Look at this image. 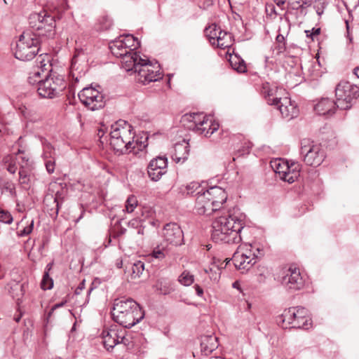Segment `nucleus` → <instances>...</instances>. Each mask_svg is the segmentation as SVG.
<instances>
[{
	"instance_id": "35",
	"label": "nucleus",
	"mask_w": 359,
	"mask_h": 359,
	"mask_svg": "<svg viewBox=\"0 0 359 359\" xmlns=\"http://www.w3.org/2000/svg\"><path fill=\"white\" fill-rule=\"evenodd\" d=\"M204 191H205L206 194L209 196V198H210V201H212L213 198L217 196H220V198L226 197V194L225 191L220 187H211L210 189Z\"/></svg>"
},
{
	"instance_id": "2",
	"label": "nucleus",
	"mask_w": 359,
	"mask_h": 359,
	"mask_svg": "<svg viewBox=\"0 0 359 359\" xmlns=\"http://www.w3.org/2000/svg\"><path fill=\"white\" fill-rule=\"evenodd\" d=\"M122 67L128 72L136 73L137 80L143 84L156 81L161 78L158 70H154L150 61L142 58L136 52L130 50L121 55Z\"/></svg>"
},
{
	"instance_id": "50",
	"label": "nucleus",
	"mask_w": 359,
	"mask_h": 359,
	"mask_svg": "<svg viewBox=\"0 0 359 359\" xmlns=\"http://www.w3.org/2000/svg\"><path fill=\"white\" fill-rule=\"evenodd\" d=\"M227 199V196L226 197H221L220 196H217V197H215L213 198V199L212 200V202H214L215 205L219 208V210L220 209L222 205L226 202Z\"/></svg>"
},
{
	"instance_id": "52",
	"label": "nucleus",
	"mask_w": 359,
	"mask_h": 359,
	"mask_svg": "<svg viewBox=\"0 0 359 359\" xmlns=\"http://www.w3.org/2000/svg\"><path fill=\"white\" fill-rule=\"evenodd\" d=\"M257 252H252L253 257L257 260V259L264 256V250L262 248H257L256 249Z\"/></svg>"
},
{
	"instance_id": "42",
	"label": "nucleus",
	"mask_w": 359,
	"mask_h": 359,
	"mask_svg": "<svg viewBox=\"0 0 359 359\" xmlns=\"http://www.w3.org/2000/svg\"><path fill=\"white\" fill-rule=\"evenodd\" d=\"M41 288L44 290H50L53 286V280L50 277L48 271H45L41 280Z\"/></svg>"
},
{
	"instance_id": "3",
	"label": "nucleus",
	"mask_w": 359,
	"mask_h": 359,
	"mask_svg": "<svg viewBox=\"0 0 359 359\" xmlns=\"http://www.w3.org/2000/svg\"><path fill=\"white\" fill-rule=\"evenodd\" d=\"M113 320L126 328H130L144 317V312L133 299H116L111 311Z\"/></svg>"
},
{
	"instance_id": "33",
	"label": "nucleus",
	"mask_w": 359,
	"mask_h": 359,
	"mask_svg": "<svg viewBox=\"0 0 359 359\" xmlns=\"http://www.w3.org/2000/svg\"><path fill=\"white\" fill-rule=\"evenodd\" d=\"M203 190L204 189L196 182H192L187 184L184 188H182V193L187 195H196L197 191H201L202 192Z\"/></svg>"
},
{
	"instance_id": "44",
	"label": "nucleus",
	"mask_w": 359,
	"mask_h": 359,
	"mask_svg": "<svg viewBox=\"0 0 359 359\" xmlns=\"http://www.w3.org/2000/svg\"><path fill=\"white\" fill-rule=\"evenodd\" d=\"M152 256L156 259H163L165 257V248L161 245H158L154 249Z\"/></svg>"
},
{
	"instance_id": "36",
	"label": "nucleus",
	"mask_w": 359,
	"mask_h": 359,
	"mask_svg": "<svg viewBox=\"0 0 359 359\" xmlns=\"http://www.w3.org/2000/svg\"><path fill=\"white\" fill-rule=\"evenodd\" d=\"M36 62L37 68L41 69L42 72H44L45 70L50 71L46 67L47 66H48V67H50L49 57L46 54H40L39 57L36 59Z\"/></svg>"
},
{
	"instance_id": "31",
	"label": "nucleus",
	"mask_w": 359,
	"mask_h": 359,
	"mask_svg": "<svg viewBox=\"0 0 359 359\" xmlns=\"http://www.w3.org/2000/svg\"><path fill=\"white\" fill-rule=\"evenodd\" d=\"M231 34L226 32H219L218 38L216 40V44L217 47L224 49L231 46Z\"/></svg>"
},
{
	"instance_id": "8",
	"label": "nucleus",
	"mask_w": 359,
	"mask_h": 359,
	"mask_svg": "<svg viewBox=\"0 0 359 359\" xmlns=\"http://www.w3.org/2000/svg\"><path fill=\"white\" fill-rule=\"evenodd\" d=\"M278 318L283 324H286L293 328L306 330L311 325V318L309 317L308 310L301 306L289 308L285 310Z\"/></svg>"
},
{
	"instance_id": "14",
	"label": "nucleus",
	"mask_w": 359,
	"mask_h": 359,
	"mask_svg": "<svg viewBox=\"0 0 359 359\" xmlns=\"http://www.w3.org/2000/svg\"><path fill=\"white\" fill-rule=\"evenodd\" d=\"M281 283L287 290L292 292L302 290L304 286L305 281L299 269L291 266L285 271Z\"/></svg>"
},
{
	"instance_id": "62",
	"label": "nucleus",
	"mask_w": 359,
	"mask_h": 359,
	"mask_svg": "<svg viewBox=\"0 0 359 359\" xmlns=\"http://www.w3.org/2000/svg\"><path fill=\"white\" fill-rule=\"evenodd\" d=\"M312 32H312L313 35H318L320 32V28H317V29L313 28L312 29Z\"/></svg>"
},
{
	"instance_id": "22",
	"label": "nucleus",
	"mask_w": 359,
	"mask_h": 359,
	"mask_svg": "<svg viewBox=\"0 0 359 359\" xmlns=\"http://www.w3.org/2000/svg\"><path fill=\"white\" fill-rule=\"evenodd\" d=\"M218 347L217 338L214 335H204L201 340L202 354L208 355Z\"/></svg>"
},
{
	"instance_id": "30",
	"label": "nucleus",
	"mask_w": 359,
	"mask_h": 359,
	"mask_svg": "<svg viewBox=\"0 0 359 359\" xmlns=\"http://www.w3.org/2000/svg\"><path fill=\"white\" fill-rule=\"evenodd\" d=\"M229 62L231 67L238 73H244L247 71V67L244 60L237 55L231 56Z\"/></svg>"
},
{
	"instance_id": "58",
	"label": "nucleus",
	"mask_w": 359,
	"mask_h": 359,
	"mask_svg": "<svg viewBox=\"0 0 359 359\" xmlns=\"http://www.w3.org/2000/svg\"><path fill=\"white\" fill-rule=\"evenodd\" d=\"M269 9L270 10V14L271 15L272 13L275 14V15H277V13H276V8L275 6L273 5V4H271V5H269L268 6V8H267V10Z\"/></svg>"
},
{
	"instance_id": "18",
	"label": "nucleus",
	"mask_w": 359,
	"mask_h": 359,
	"mask_svg": "<svg viewBox=\"0 0 359 359\" xmlns=\"http://www.w3.org/2000/svg\"><path fill=\"white\" fill-rule=\"evenodd\" d=\"M210 116H204L202 113H191L184 115L182 123L189 130H196L199 126L208 125Z\"/></svg>"
},
{
	"instance_id": "40",
	"label": "nucleus",
	"mask_w": 359,
	"mask_h": 359,
	"mask_svg": "<svg viewBox=\"0 0 359 359\" xmlns=\"http://www.w3.org/2000/svg\"><path fill=\"white\" fill-rule=\"evenodd\" d=\"M1 188L2 192H8L13 197L16 196L15 186L12 182L6 181L3 182L1 185Z\"/></svg>"
},
{
	"instance_id": "26",
	"label": "nucleus",
	"mask_w": 359,
	"mask_h": 359,
	"mask_svg": "<svg viewBox=\"0 0 359 359\" xmlns=\"http://www.w3.org/2000/svg\"><path fill=\"white\" fill-rule=\"evenodd\" d=\"M154 287L161 294H168L175 290L174 284L170 280L161 278L157 280Z\"/></svg>"
},
{
	"instance_id": "9",
	"label": "nucleus",
	"mask_w": 359,
	"mask_h": 359,
	"mask_svg": "<svg viewBox=\"0 0 359 359\" xmlns=\"http://www.w3.org/2000/svg\"><path fill=\"white\" fill-rule=\"evenodd\" d=\"M337 107L347 110L352 106V102L359 96V85L348 81H341L335 88Z\"/></svg>"
},
{
	"instance_id": "41",
	"label": "nucleus",
	"mask_w": 359,
	"mask_h": 359,
	"mask_svg": "<svg viewBox=\"0 0 359 359\" xmlns=\"http://www.w3.org/2000/svg\"><path fill=\"white\" fill-rule=\"evenodd\" d=\"M137 205V200L135 196H130L126 202V211L128 213H131L134 211L135 208Z\"/></svg>"
},
{
	"instance_id": "28",
	"label": "nucleus",
	"mask_w": 359,
	"mask_h": 359,
	"mask_svg": "<svg viewBox=\"0 0 359 359\" xmlns=\"http://www.w3.org/2000/svg\"><path fill=\"white\" fill-rule=\"evenodd\" d=\"M8 286L10 287L8 289V292L14 299H16V300L19 302L20 297H22L25 294V285L13 281L8 284Z\"/></svg>"
},
{
	"instance_id": "64",
	"label": "nucleus",
	"mask_w": 359,
	"mask_h": 359,
	"mask_svg": "<svg viewBox=\"0 0 359 359\" xmlns=\"http://www.w3.org/2000/svg\"><path fill=\"white\" fill-rule=\"evenodd\" d=\"M353 73L359 79V67H357L354 69Z\"/></svg>"
},
{
	"instance_id": "53",
	"label": "nucleus",
	"mask_w": 359,
	"mask_h": 359,
	"mask_svg": "<svg viewBox=\"0 0 359 359\" xmlns=\"http://www.w3.org/2000/svg\"><path fill=\"white\" fill-rule=\"evenodd\" d=\"M85 287V280H83L81 283H80L79 285L75 290V294H80L81 291Z\"/></svg>"
},
{
	"instance_id": "24",
	"label": "nucleus",
	"mask_w": 359,
	"mask_h": 359,
	"mask_svg": "<svg viewBox=\"0 0 359 359\" xmlns=\"http://www.w3.org/2000/svg\"><path fill=\"white\" fill-rule=\"evenodd\" d=\"M203 198V197H200L198 203L195 205V210L197 214L210 215L212 212L219 210L212 201H209L205 206H202Z\"/></svg>"
},
{
	"instance_id": "4",
	"label": "nucleus",
	"mask_w": 359,
	"mask_h": 359,
	"mask_svg": "<svg viewBox=\"0 0 359 359\" xmlns=\"http://www.w3.org/2000/svg\"><path fill=\"white\" fill-rule=\"evenodd\" d=\"M133 128L126 121L119 120L111 125L110 144L114 150L121 154L130 153L137 147L142 150L147 145L133 142Z\"/></svg>"
},
{
	"instance_id": "7",
	"label": "nucleus",
	"mask_w": 359,
	"mask_h": 359,
	"mask_svg": "<svg viewBox=\"0 0 359 359\" xmlns=\"http://www.w3.org/2000/svg\"><path fill=\"white\" fill-rule=\"evenodd\" d=\"M300 155L307 165L313 167L320 165L325 158V152L321 144L310 139L301 141Z\"/></svg>"
},
{
	"instance_id": "49",
	"label": "nucleus",
	"mask_w": 359,
	"mask_h": 359,
	"mask_svg": "<svg viewBox=\"0 0 359 359\" xmlns=\"http://www.w3.org/2000/svg\"><path fill=\"white\" fill-rule=\"evenodd\" d=\"M251 149V145L250 143H245V144L238 150L239 156H244L248 154Z\"/></svg>"
},
{
	"instance_id": "55",
	"label": "nucleus",
	"mask_w": 359,
	"mask_h": 359,
	"mask_svg": "<svg viewBox=\"0 0 359 359\" xmlns=\"http://www.w3.org/2000/svg\"><path fill=\"white\" fill-rule=\"evenodd\" d=\"M194 287H195V290H196V292L197 295L199 296V297H201L203 295V289L199 285H196L194 286Z\"/></svg>"
},
{
	"instance_id": "13",
	"label": "nucleus",
	"mask_w": 359,
	"mask_h": 359,
	"mask_svg": "<svg viewBox=\"0 0 359 359\" xmlns=\"http://www.w3.org/2000/svg\"><path fill=\"white\" fill-rule=\"evenodd\" d=\"M126 330L119 328L117 325H112L102 331V336L104 347L109 351L116 344H123L128 345L129 340L125 336Z\"/></svg>"
},
{
	"instance_id": "19",
	"label": "nucleus",
	"mask_w": 359,
	"mask_h": 359,
	"mask_svg": "<svg viewBox=\"0 0 359 359\" xmlns=\"http://www.w3.org/2000/svg\"><path fill=\"white\" fill-rule=\"evenodd\" d=\"M43 158L45 161V165L47 172L52 174L55 170V150L52 145L45 141L43 142Z\"/></svg>"
},
{
	"instance_id": "12",
	"label": "nucleus",
	"mask_w": 359,
	"mask_h": 359,
	"mask_svg": "<svg viewBox=\"0 0 359 359\" xmlns=\"http://www.w3.org/2000/svg\"><path fill=\"white\" fill-rule=\"evenodd\" d=\"M78 96L80 101L91 111L102 109L105 104L103 94L93 87L83 88Z\"/></svg>"
},
{
	"instance_id": "16",
	"label": "nucleus",
	"mask_w": 359,
	"mask_h": 359,
	"mask_svg": "<svg viewBox=\"0 0 359 359\" xmlns=\"http://www.w3.org/2000/svg\"><path fill=\"white\" fill-rule=\"evenodd\" d=\"M164 241L168 244L179 246L184 242V233L180 226L176 223L166 224L162 231Z\"/></svg>"
},
{
	"instance_id": "32",
	"label": "nucleus",
	"mask_w": 359,
	"mask_h": 359,
	"mask_svg": "<svg viewBox=\"0 0 359 359\" xmlns=\"http://www.w3.org/2000/svg\"><path fill=\"white\" fill-rule=\"evenodd\" d=\"M119 38H121V40L123 42L125 46L128 48V50H132V51H134L135 49L140 46V41L132 34L121 36Z\"/></svg>"
},
{
	"instance_id": "38",
	"label": "nucleus",
	"mask_w": 359,
	"mask_h": 359,
	"mask_svg": "<svg viewBox=\"0 0 359 359\" xmlns=\"http://www.w3.org/2000/svg\"><path fill=\"white\" fill-rule=\"evenodd\" d=\"M178 280L183 285L189 286L194 283V276L190 273V272L184 271L179 276Z\"/></svg>"
},
{
	"instance_id": "60",
	"label": "nucleus",
	"mask_w": 359,
	"mask_h": 359,
	"mask_svg": "<svg viewBox=\"0 0 359 359\" xmlns=\"http://www.w3.org/2000/svg\"><path fill=\"white\" fill-rule=\"evenodd\" d=\"M285 49V43H278V50L279 53L283 52Z\"/></svg>"
},
{
	"instance_id": "21",
	"label": "nucleus",
	"mask_w": 359,
	"mask_h": 359,
	"mask_svg": "<svg viewBox=\"0 0 359 359\" xmlns=\"http://www.w3.org/2000/svg\"><path fill=\"white\" fill-rule=\"evenodd\" d=\"M336 102L326 97L322 98L314 107L315 111L319 115H332L336 110Z\"/></svg>"
},
{
	"instance_id": "61",
	"label": "nucleus",
	"mask_w": 359,
	"mask_h": 359,
	"mask_svg": "<svg viewBox=\"0 0 359 359\" xmlns=\"http://www.w3.org/2000/svg\"><path fill=\"white\" fill-rule=\"evenodd\" d=\"M311 6V1H303L302 4L300 6L301 8H306Z\"/></svg>"
},
{
	"instance_id": "45",
	"label": "nucleus",
	"mask_w": 359,
	"mask_h": 359,
	"mask_svg": "<svg viewBox=\"0 0 359 359\" xmlns=\"http://www.w3.org/2000/svg\"><path fill=\"white\" fill-rule=\"evenodd\" d=\"M0 222L11 224L13 222V217L9 212L0 209Z\"/></svg>"
},
{
	"instance_id": "57",
	"label": "nucleus",
	"mask_w": 359,
	"mask_h": 359,
	"mask_svg": "<svg viewBox=\"0 0 359 359\" xmlns=\"http://www.w3.org/2000/svg\"><path fill=\"white\" fill-rule=\"evenodd\" d=\"M276 41L278 43H285L284 41H285V38L284 36L282 35V34H278L277 36H276Z\"/></svg>"
},
{
	"instance_id": "59",
	"label": "nucleus",
	"mask_w": 359,
	"mask_h": 359,
	"mask_svg": "<svg viewBox=\"0 0 359 359\" xmlns=\"http://www.w3.org/2000/svg\"><path fill=\"white\" fill-rule=\"evenodd\" d=\"M66 302H60V303H58V304H55L53 307H52V311H54V310H55L56 309H58V308H60L62 306H64V304H65Z\"/></svg>"
},
{
	"instance_id": "39",
	"label": "nucleus",
	"mask_w": 359,
	"mask_h": 359,
	"mask_svg": "<svg viewBox=\"0 0 359 359\" xmlns=\"http://www.w3.org/2000/svg\"><path fill=\"white\" fill-rule=\"evenodd\" d=\"M144 270V264L141 261L135 262L132 266V276L134 278L140 277Z\"/></svg>"
},
{
	"instance_id": "6",
	"label": "nucleus",
	"mask_w": 359,
	"mask_h": 359,
	"mask_svg": "<svg viewBox=\"0 0 359 359\" xmlns=\"http://www.w3.org/2000/svg\"><path fill=\"white\" fill-rule=\"evenodd\" d=\"M29 24L36 30L34 34L40 39L42 36L53 38L55 34V17L46 11L32 14L29 18Z\"/></svg>"
},
{
	"instance_id": "48",
	"label": "nucleus",
	"mask_w": 359,
	"mask_h": 359,
	"mask_svg": "<svg viewBox=\"0 0 359 359\" xmlns=\"http://www.w3.org/2000/svg\"><path fill=\"white\" fill-rule=\"evenodd\" d=\"M49 199L53 201V204H55V213L57 215L58 214L60 202L57 196L54 197L53 196H48L46 197L45 201H48Z\"/></svg>"
},
{
	"instance_id": "1",
	"label": "nucleus",
	"mask_w": 359,
	"mask_h": 359,
	"mask_svg": "<svg viewBox=\"0 0 359 359\" xmlns=\"http://www.w3.org/2000/svg\"><path fill=\"white\" fill-rule=\"evenodd\" d=\"M244 224L241 213L229 211L214 219L211 238L217 243L238 244L242 240L241 232Z\"/></svg>"
},
{
	"instance_id": "23",
	"label": "nucleus",
	"mask_w": 359,
	"mask_h": 359,
	"mask_svg": "<svg viewBox=\"0 0 359 359\" xmlns=\"http://www.w3.org/2000/svg\"><path fill=\"white\" fill-rule=\"evenodd\" d=\"M248 251L247 249L245 252L243 251V248L239 247L236 251L231 259H226V264L232 260L235 267L238 269L244 270L245 259H248Z\"/></svg>"
},
{
	"instance_id": "10",
	"label": "nucleus",
	"mask_w": 359,
	"mask_h": 359,
	"mask_svg": "<svg viewBox=\"0 0 359 359\" xmlns=\"http://www.w3.org/2000/svg\"><path fill=\"white\" fill-rule=\"evenodd\" d=\"M271 166L279 178L290 184L293 183L299 176L301 165L297 162L287 161L282 159H276L271 161Z\"/></svg>"
},
{
	"instance_id": "63",
	"label": "nucleus",
	"mask_w": 359,
	"mask_h": 359,
	"mask_svg": "<svg viewBox=\"0 0 359 359\" xmlns=\"http://www.w3.org/2000/svg\"><path fill=\"white\" fill-rule=\"evenodd\" d=\"M285 3V0H278L276 1V5L279 7L283 6Z\"/></svg>"
},
{
	"instance_id": "46",
	"label": "nucleus",
	"mask_w": 359,
	"mask_h": 359,
	"mask_svg": "<svg viewBox=\"0 0 359 359\" xmlns=\"http://www.w3.org/2000/svg\"><path fill=\"white\" fill-rule=\"evenodd\" d=\"M34 228V220H32L30 224L25 226L22 230L18 232V235L20 237H24L32 233Z\"/></svg>"
},
{
	"instance_id": "51",
	"label": "nucleus",
	"mask_w": 359,
	"mask_h": 359,
	"mask_svg": "<svg viewBox=\"0 0 359 359\" xmlns=\"http://www.w3.org/2000/svg\"><path fill=\"white\" fill-rule=\"evenodd\" d=\"M41 81H43V79H38L36 77H34L32 76H29L28 77V82L29 84L32 85V86H36V88H38V86H39V82H41Z\"/></svg>"
},
{
	"instance_id": "20",
	"label": "nucleus",
	"mask_w": 359,
	"mask_h": 359,
	"mask_svg": "<svg viewBox=\"0 0 359 359\" xmlns=\"http://www.w3.org/2000/svg\"><path fill=\"white\" fill-rule=\"evenodd\" d=\"M189 151V143L183 140L175 145V152L172 158L176 163H184L188 159Z\"/></svg>"
},
{
	"instance_id": "34",
	"label": "nucleus",
	"mask_w": 359,
	"mask_h": 359,
	"mask_svg": "<svg viewBox=\"0 0 359 359\" xmlns=\"http://www.w3.org/2000/svg\"><path fill=\"white\" fill-rule=\"evenodd\" d=\"M222 31V30L220 27H217L216 25H212L205 29L206 35L212 45L216 44V40L218 38V34L219 32Z\"/></svg>"
},
{
	"instance_id": "11",
	"label": "nucleus",
	"mask_w": 359,
	"mask_h": 359,
	"mask_svg": "<svg viewBox=\"0 0 359 359\" xmlns=\"http://www.w3.org/2000/svg\"><path fill=\"white\" fill-rule=\"evenodd\" d=\"M65 88V83L62 77L49 75L39 82L36 90L41 97L53 98L57 96Z\"/></svg>"
},
{
	"instance_id": "27",
	"label": "nucleus",
	"mask_w": 359,
	"mask_h": 359,
	"mask_svg": "<svg viewBox=\"0 0 359 359\" xmlns=\"http://www.w3.org/2000/svg\"><path fill=\"white\" fill-rule=\"evenodd\" d=\"M219 128V123L212 121V117L210 116V120L208 121V125L199 126L196 130L200 134L203 135L205 137H210Z\"/></svg>"
},
{
	"instance_id": "5",
	"label": "nucleus",
	"mask_w": 359,
	"mask_h": 359,
	"mask_svg": "<svg viewBox=\"0 0 359 359\" xmlns=\"http://www.w3.org/2000/svg\"><path fill=\"white\" fill-rule=\"evenodd\" d=\"M41 40L34 32L31 31L24 32L20 35L16 43L15 57L22 61L32 60L40 50Z\"/></svg>"
},
{
	"instance_id": "29",
	"label": "nucleus",
	"mask_w": 359,
	"mask_h": 359,
	"mask_svg": "<svg viewBox=\"0 0 359 359\" xmlns=\"http://www.w3.org/2000/svg\"><path fill=\"white\" fill-rule=\"evenodd\" d=\"M277 87L271 86L269 83L266 82L263 83L262 93L266 98V102L269 105L270 102H273V98L277 97Z\"/></svg>"
},
{
	"instance_id": "56",
	"label": "nucleus",
	"mask_w": 359,
	"mask_h": 359,
	"mask_svg": "<svg viewBox=\"0 0 359 359\" xmlns=\"http://www.w3.org/2000/svg\"><path fill=\"white\" fill-rule=\"evenodd\" d=\"M30 76H32L34 77H36L38 79H41V72L38 69L36 70H34V72H32V73H30L29 74Z\"/></svg>"
},
{
	"instance_id": "17",
	"label": "nucleus",
	"mask_w": 359,
	"mask_h": 359,
	"mask_svg": "<svg viewBox=\"0 0 359 359\" xmlns=\"http://www.w3.org/2000/svg\"><path fill=\"white\" fill-rule=\"evenodd\" d=\"M270 105L277 107L283 118L292 119L298 114L297 105L288 97H273V102H270Z\"/></svg>"
},
{
	"instance_id": "47",
	"label": "nucleus",
	"mask_w": 359,
	"mask_h": 359,
	"mask_svg": "<svg viewBox=\"0 0 359 359\" xmlns=\"http://www.w3.org/2000/svg\"><path fill=\"white\" fill-rule=\"evenodd\" d=\"M196 196V204L198 203L200 197L204 198H203V202L202 203V206H205V204L208 203L209 201H210V198H209L204 190L202 192L201 191H197Z\"/></svg>"
},
{
	"instance_id": "54",
	"label": "nucleus",
	"mask_w": 359,
	"mask_h": 359,
	"mask_svg": "<svg viewBox=\"0 0 359 359\" xmlns=\"http://www.w3.org/2000/svg\"><path fill=\"white\" fill-rule=\"evenodd\" d=\"M16 166L15 164H12V163H10L8 165V168H7V170L11 173V174H14L16 171Z\"/></svg>"
},
{
	"instance_id": "43",
	"label": "nucleus",
	"mask_w": 359,
	"mask_h": 359,
	"mask_svg": "<svg viewBox=\"0 0 359 359\" xmlns=\"http://www.w3.org/2000/svg\"><path fill=\"white\" fill-rule=\"evenodd\" d=\"M257 262L251 249L248 251V259H245L244 270L250 269Z\"/></svg>"
},
{
	"instance_id": "25",
	"label": "nucleus",
	"mask_w": 359,
	"mask_h": 359,
	"mask_svg": "<svg viewBox=\"0 0 359 359\" xmlns=\"http://www.w3.org/2000/svg\"><path fill=\"white\" fill-rule=\"evenodd\" d=\"M109 49L111 53L116 57H121L129 53L131 50H128V48L125 46L123 42L121 40V38L115 39L109 43Z\"/></svg>"
},
{
	"instance_id": "37",
	"label": "nucleus",
	"mask_w": 359,
	"mask_h": 359,
	"mask_svg": "<svg viewBox=\"0 0 359 359\" xmlns=\"http://www.w3.org/2000/svg\"><path fill=\"white\" fill-rule=\"evenodd\" d=\"M24 165V164L20 165L19 171V182L23 188L27 189L29 184L30 180L27 172L23 168Z\"/></svg>"
},
{
	"instance_id": "15",
	"label": "nucleus",
	"mask_w": 359,
	"mask_h": 359,
	"mask_svg": "<svg viewBox=\"0 0 359 359\" xmlns=\"http://www.w3.org/2000/svg\"><path fill=\"white\" fill-rule=\"evenodd\" d=\"M168 163L165 156H159L151 159L147 166L149 178L154 182L158 181L167 172Z\"/></svg>"
}]
</instances>
